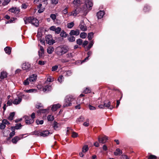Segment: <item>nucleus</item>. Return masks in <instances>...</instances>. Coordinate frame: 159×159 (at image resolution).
I'll use <instances>...</instances> for the list:
<instances>
[{
  "label": "nucleus",
  "instance_id": "1",
  "mask_svg": "<svg viewBox=\"0 0 159 159\" xmlns=\"http://www.w3.org/2000/svg\"><path fill=\"white\" fill-rule=\"evenodd\" d=\"M68 51L66 47L60 46L57 47L56 50V52L58 56H62L66 53Z\"/></svg>",
  "mask_w": 159,
  "mask_h": 159
},
{
  "label": "nucleus",
  "instance_id": "2",
  "mask_svg": "<svg viewBox=\"0 0 159 159\" xmlns=\"http://www.w3.org/2000/svg\"><path fill=\"white\" fill-rule=\"evenodd\" d=\"M45 41L49 45H52L55 43V41L52 38L51 35H48L46 36Z\"/></svg>",
  "mask_w": 159,
  "mask_h": 159
},
{
  "label": "nucleus",
  "instance_id": "3",
  "mask_svg": "<svg viewBox=\"0 0 159 159\" xmlns=\"http://www.w3.org/2000/svg\"><path fill=\"white\" fill-rule=\"evenodd\" d=\"M31 65L29 62H25L22 65V68L23 70L26 71H29L30 69Z\"/></svg>",
  "mask_w": 159,
  "mask_h": 159
},
{
  "label": "nucleus",
  "instance_id": "4",
  "mask_svg": "<svg viewBox=\"0 0 159 159\" xmlns=\"http://www.w3.org/2000/svg\"><path fill=\"white\" fill-rule=\"evenodd\" d=\"M50 30L55 31L56 34H59L61 32V29L60 27H56L55 26H52L50 27Z\"/></svg>",
  "mask_w": 159,
  "mask_h": 159
},
{
  "label": "nucleus",
  "instance_id": "5",
  "mask_svg": "<svg viewBox=\"0 0 159 159\" xmlns=\"http://www.w3.org/2000/svg\"><path fill=\"white\" fill-rule=\"evenodd\" d=\"M25 122L26 124L30 125L33 123L34 121V120L31 119L30 116H24Z\"/></svg>",
  "mask_w": 159,
  "mask_h": 159
},
{
  "label": "nucleus",
  "instance_id": "6",
  "mask_svg": "<svg viewBox=\"0 0 159 159\" xmlns=\"http://www.w3.org/2000/svg\"><path fill=\"white\" fill-rule=\"evenodd\" d=\"M85 5L87 8L91 9L93 5V3L91 0H86L85 2Z\"/></svg>",
  "mask_w": 159,
  "mask_h": 159
},
{
  "label": "nucleus",
  "instance_id": "7",
  "mask_svg": "<svg viewBox=\"0 0 159 159\" xmlns=\"http://www.w3.org/2000/svg\"><path fill=\"white\" fill-rule=\"evenodd\" d=\"M80 30L83 31H85L87 30V27L85 25L83 20H81L79 26Z\"/></svg>",
  "mask_w": 159,
  "mask_h": 159
},
{
  "label": "nucleus",
  "instance_id": "8",
  "mask_svg": "<svg viewBox=\"0 0 159 159\" xmlns=\"http://www.w3.org/2000/svg\"><path fill=\"white\" fill-rule=\"evenodd\" d=\"M39 22L38 20L35 18L31 17V23L33 25L36 27L38 26L39 25Z\"/></svg>",
  "mask_w": 159,
  "mask_h": 159
},
{
  "label": "nucleus",
  "instance_id": "9",
  "mask_svg": "<svg viewBox=\"0 0 159 159\" xmlns=\"http://www.w3.org/2000/svg\"><path fill=\"white\" fill-rule=\"evenodd\" d=\"M52 132L50 133L48 130H44L41 132L39 135L40 136L45 137L48 136L50 134H52Z\"/></svg>",
  "mask_w": 159,
  "mask_h": 159
},
{
  "label": "nucleus",
  "instance_id": "10",
  "mask_svg": "<svg viewBox=\"0 0 159 159\" xmlns=\"http://www.w3.org/2000/svg\"><path fill=\"white\" fill-rule=\"evenodd\" d=\"M98 139L100 143H104L107 140L108 138L107 136H105L102 138H100V137H99L98 138Z\"/></svg>",
  "mask_w": 159,
  "mask_h": 159
},
{
  "label": "nucleus",
  "instance_id": "11",
  "mask_svg": "<svg viewBox=\"0 0 159 159\" xmlns=\"http://www.w3.org/2000/svg\"><path fill=\"white\" fill-rule=\"evenodd\" d=\"M111 103L108 101H105L104 102V105L105 107L108 108L111 110L113 108V107L110 105Z\"/></svg>",
  "mask_w": 159,
  "mask_h": 159
},
{
  "label": "nucleus",
  "instance_id": "12",
  "mask_svg": "<svg viewBox=\"0 0 159 159\" xmlns=\"http://www.w3.org/2000/svg\"><path fill=\"white\" fill-rule=\"evenodd\" d=\"M80 34V31L78 30H72L70 31V34L71 36L75 35L77 36L79 35Z\"/></svg>",
  "mask_w": 159,
  "mask_h": 159
},
{
  "label": "nucleus",
  "instance_id": "13",
  "mask_svg": "<svg viewBox=\"0 0 159 159\" xmlns=\"http://www.w3.org/2000/svg\"><path fill=\"white\" fill-rule=\"evenodd\" d=\"M9 11L16 14H18L20 12L19 9L16 7H13L9 9Z\"/></svg>",
  "mask_w": 159,
  "mask_h": 159
},
{
  "label": "nucleus",
  "instance_id": "14",
  "mask_svg": "<svg viewBox=\"0 0 159 159\" xmlns=\"http://www.w3.org/2000/svg\"><path fill=\"white\" fill-rule=\"evenodd\" d=\"M104 12L102 11H100L98 12L97 14L98 18V19H101L103 17V16L104 15Z\"/></svg>",
  "mask_w": 159,
  "mask_h": 159
},
{
  "label": "nucleus",
  "instance_id": "15",
  "mask_svg": "<svg viewBox=\"0 0 159 159\" xmlns=\"http://www.w3.org/2000/svg\"><path fill=\"white\" fill-rule=\"evenodd\" d=\"M39 55L40 57L43 56V55L44 53V49L43 47L40 46V50L38 51Z\"/></svg>",
  "mask_w": 159,
  "mask_h": 159
},
{
  "label": "nucleus",
  "instance_id": "16",
  "mask_svg": "<svg viewBox=\"0 0 159 159\" xmlns=\"http://www.w3.org/2000/svg\"><path fill=\"white\" fill-rule=\"evenodd\" d=\"M22 101V98L20 97H18L16 98L13 101L12 103L15 105H17L20 103Z\"/></svg>",
  "mask_w": 159,
  "mask_h": 159
},
{
  "label": "nucleus",
  "instance_id": "17",
  "mask_svg": "<svg viewBox=\"0 0 159 159\" xmlns=\"http://www.w3.org/2000/svg\"><path fill=\"white\" fill-rule=\"evenodd\" d=\"M60 107L61 105L59 104L53 105L51 108V109L52 111H55L57 109L59 108Z\"/></svg>",
  "mask_w": 159,
  "mask_h": 159
},
{
  "label": "nucleus",
  "instance_id": "18",
  "mask_svg": "<svg viewBox=\"0 0 159 159\" xmlns=\"http://www.w3.org/2000/svg\"><path fill=\"white\" fill-rule=\"evenodd\" d=\"M37 75L35 74L32 75L30 77V81L33 82L35 81L37 79Z\"/></svg>",
  "mask_w": 159,
  "mask_h": 159
},
{
  "label": "nucleus",
  "instance_id": "19",
  "mask_svg": "<svg viewBox=\"0 0 159 159\" xmlns=\"http://www.w3.org/2000/svg\"><path fill=\"white\" fill-rule=\"evenodd\" d=\"M61 125L55 121H54L53 127L55 130H57L58 128L60 127Z\"/></svg>",
  "mask_w": 159,
  "mask_h": 159
},
{
  "label": "nucleus",
  "instance_id": "20",
  "mask_svg": "<svg viewBox=\"0 0 159 159\" xmlns=\"http://www.w3.org/2000/svg\"><path fill=\"white\" fill-rule=\"evenodd\" d=\"M31 17H25L24 18V20L25 24L31 23Z\"/></svg>",
  "mask_w": 159,
  "mask_h": 159
},
{
  "label": "nucleus",
  "instance_id": "21",
  "mask_svg": "<svg viewBox=\"0 0 159 159\" xmlns=\"http://www.w3.org/2000/svg\"><path fill=\"white\" fill-rule=\"evenodd\" d=\"M71 105V102H69L67 100H66V99L65 98L64 100V103L63 105V107H66L70 106Z\"/></svg>",
  "mask_w": 159,
  "mask_h": 159
},
{
  "label": "nucleus",
  "instance_id": "22",
  "mask_svg": "<svg viewBox=\"0 0 159 159\" xmlns=\"http://www.w3.org/2000/svg\"><path fill=\"white\" fill-rule=\"evenodd\" d=\"M11 48L9 47H7L5 48L4 50L6 53L8 54H10L11 52Z\"/></svg>",
  "mask_w": 159,
  "mask_h": 159
},
{
  "label": "nucleus",
  "instance_id": "23",
  "mask_svg": "<svg viewBox=\"0 0 159 159\" xmlns=\"http://www.w3.org/2000/svg\"><path fill=\"white\" fill-rule=\"evenodd\" d=\"M65 99L66 100H67L68 101L71 102L74 100V98L72 95H68L66 97Z\"/></svg>",
  "mask_w": 159,
  "mask_h": 159
},
{
  "label": "nucleus",
  "instance_id": "24",
  "mask_svg": "<svg viewBox=\"0 0 159 159\" xmlns=\"http://www.w3.org/2000/svg\"><path fill=\"white\" fill-rule=\"evenodd\" d=\"M54 50V49L52 47L50 46L47 48V52L48 54H51L53 52Z\"/></svg>",
  "mask_w": 159,
  "mask_h": 159
},
{
  "label": "nucleus",
  "instance_id": "25",
  "mask_svg": "<svg viewBox=\"0 0 159 159\" xmlns=\"http://www.w3.org/2000/svg\"><path fill=\"white\" fill-rule=\"evenodd\" d=\"M7 77V73L4 71H2L1 73L0 76V78L2 80Z\"/></svg>",
  "mask_w": 159,
  "mask_h": 159
},
{
  "label": "nucleus",
  "instance_id": "26",
  "mask_svg": "<svg viewBox=\"0 0 159 159\" xmlns=\"http://www.w3.org/2000/svg\"><path fill=\"white\" fill-rule=\"evenodd\" d=\"M20 139V138L18 136L14 137L12 139V142L13 143L16 144L17 142Z\"/></svg>",
  "mask_w": 159,
  "mask_h": 159
},
{
  "label": "nucleus",
  "instance_id": "27",
  "mask_svg": "<svg viewBox=\"0 0 159 159\" xmlns=\"http://www.w3.org/2000/svg\"><path fill=\"white\" fill-rule=\"evenodd\" d=\"M122 153V151L119 148H117L116 149V151L114 152V154L115 155L117 156L118 155H120Z\"/></svg>",
  "mask_w": 159,
  "mask_h": 159
},
{
  "label": "nucleus",
  "instance_id": "28",
  "mask_svg": "<svg viewBox=\"0 0 159 159\" xmlns=\"http://www.w3.org/2000/svg\"><path fill=\"white\" fill-rule=\"evenodd\" d=\"M84 120V118L83 116H80L79 118L77 119L76 120L77 122H83Z\"/></svg>",
  "mask_w": 159,
  "mask_h": 159
},
{
  "label": "nucleus",
  "instance_id": "29",
  "mask_svg": "<svg viewBox=\"0 0 159 159\" xmlns=\"http://www.w3.org/2000/svg\"><path fill=\"white\" fill-rule=\"evenodd\" d=\"M66 58L69 60V61L70 59H72L73 57V54L71 53H69L66 54Z\"/></svg>",
  "mask_w": 159,
  "mask_h": 159
},
{
  "label": "nucleus",
  "instance_id": "30",
  "mask_svg": "<svg viewBox=\"0 0 159 159\" xmlns=\"http://www.w3.org/2000/svg\"><path fill=\"white\" fill-rule=\"evenodd\" d=\"M68 39L69 42H73L75 41V38L72 36H70L68 37Z\"/></svg>",
  "mask_w": 159,
  "mask_h": 159
},
{
  "label": "nucleus",
  "instance_id": "31",
  "mask_svg": "<svg viewBox=\"0 0 159 159\" xmlns=\"http://www.w3.org/2000/svg\"><path fill=\"white\" fill-rule=\"evenodd\" d=\"M89 148L88 145H85L83 147L82 151L83 152L85 153L87 152Z\"/></svg>",
  "mask_w": 159,
  "mask_h": 159
},
{
  "label": "nucleus",
  "instance_id": "32",
  "mask_svg": "<svg viewBox=\"0 0 159 159\" xmlns=\"http://www.w3.org/2000/svg\"><path fill=\"white\" fill-rule=\"evenodd\" d=\"M15 113L14 112L11 113L8 117V119L11 120H12L13 119L14 116H15Z\"/></svg>",
  "mask_w": 159,
  "mask_h": 159
},
{
  "label": "nucleus",
  "instance_id": "33",
  "mask_svg": "<svg viewBox=\"0 0 159 159\" xmlns=\"http://www.w3.org/2000/svg\"><path fill=\"white\" fill-rule=\"evenodd\" d=\"M78 12L76 9H75L74 11L71 12L70 14H69V16H76L78 14Z\"/></svg>",
  "mask_w": 159,
  "mask_h": 159
},
{
  "label": "nucleus",
  "instance_id": "34",
  "mask_svg": "<svg viewBox=\"0 0 159 159\" xmlns=\"http://www.w3.org/2000/svg\"><path fill=\"white\" fill-rule=\"evenodd\" d=\"M51 86H45L44 88H43V91L44 92H45L47 91H49L51 90Z\"/></svg>",
  "mask_w": 159,
  "mask_h": 159
},
{
  "label": "nucleus",
  "instance_id": "35",
  "mask_svg": "<svg viewBox=\"0 0 159 159\" xmlns=\"http://www.w3.org/2000/svg\"><path fill=\"white\" fill-rule=\"evenodd\" d=\"M86 36H87V34L85 32L81 33L80 34V37L83 39L85 38Z\"/></svg>",
  "mask_w": 159,
  "mask_h": 159
},
{
  "label": "nucleus",
  "instance_id": "36",
  "mask_svg": "<svg viewBox=\"0 0 159 159\" xmlns=\"http://www.w3.org/2000/svg\"><path fill=\"white\" fill-rule=\"evenodd\" d=\"M93 32H91L89 33L88 34V38L89 40H91L92 39L93 37Z\"/></svg>",
  "mask_w": 159,
  "mask_h": 159
},
{
  "label": "nucleus",
  "instance_id": "37",
  "mask_svg": "<svg viewBox=\"0 0 159 159\" xmlns=\"http://www.w3.org/2000/svg\"><path fill=\"white\" fill-rule=\"evenodd\" d=\"M60 35L62 37H66L67 36V34L64 31H62L61 32Z\"/></svg>",
  "mask_w": 159,
  "mask_h": 159
},
{
  "label": "nucleus",
  "instance_id": "38",
  "mask_svg": "<svg viewBox=\"0 0 159 159\" xmlns=\"http://www.w3.org/2000/svg\"><path fill=\"white\" fill-rule=\"evenodd\" d=\"M58 81L60 83H61L64 80V77L62 75H60L57 79Z\"/></svg>",
  "mask_w": 159,
  "mask_h": 159
},
{
  "label": "nucleus",
  "instance_id": "39",
  "mask_svg": "<svg viewBox=\"0 0 159 159\" xmlns=\"http://www.w3.org/2000/svg\"><path fill=\"white\" fill-rule=\"evenodd\" d=\"M80 0H74L73 1V4L75 6L78 5V4H80Z\"/></svg>",
  "mask_w": 159,
  "mask_h": 159
},
{
  "label": "nucleus",
  "instance_id": "40",
  "mask_svg": "<svg viewBox=\"0 0 159 159\" xmlns=\"http://www.w3.org/2000/svg\"><path fill=\"white\" fill-rule=\"evenodd\" d=\"M26 93H35L36 92V90L35 89H30L29 90H25Z\"/></svg>",
  "mask_w": 159,
  "mask_h": 159
},
{
  "label": "nucleus",
  "instance_id": "41",
  "mask_svg": "<svg viewBox=\"0 0 159 159\" xmlns=\"http://www.w3.org/2000/svg\"><path fill=\"white\" fill-rule=\"evenodd\" d=\"M83 125L86 127L88 126L89 125V120L87 119L86 120V121L83 123Z\"/></svg>",
  "mask_w": 159,
  "mask_h": 159
},
{
  "label": "nucleus",
  "instance_id": "42",
  "mask_svg": "<svg viewBox=\"0 0 159 159\" xmlns=\"http://www.w3.org/2000/svg\"><path fill=\"white\" fill-rule=\"evenodd\" d=\"M74 25V23L73 22L68 23L67 24V27L68 28H71Z\"/></svg>",
  "mask_w": 159,
  "mask_h": 159
},
{
  "label": "nucleus",
  "instance_id": "43",
  "mask_svg": "<svg viewBox=\"0 0 159 159\" xmlns=\"http://www.w3.org/2000/svg\"><path fill=\"white\" fill-rule=\"evenodd\" d=\"M47 80L49 82H52L53 81V78L50 76H48L47 79Z\"/></svg>",
  "mask_w": 159,
  "mask_h": 159
},
{
  "label": "nucleus",
  "instance_id": "44",
  "mask_svg": "<svg viewBox=\"0 0 159 159\" xmlns=\"http://www.w3.org/2000/svg\"><path fill=\"white\" fill-rule=\"evenodd\" d=\"M76 43L79 45H80L83 43V40L80 39H78L76 41Z\"/></svg>",
  "mask_w": 159,
  "mask_h": 159
},
{
  "label": "nucleus",
  "instance_id": "45",
  "mask_svg": "<svg viewBox=\"0 0 159 159\" xmlns=\"http://www.w3.org/2000/svg\"><path fill=\"white\" fill-rule=\"evenodd\" d=\"M60 61L61 62L63 63L67 62L69 61V60L67 59L66 57V58H63L61 59H60Z\"/></svg>",
  "mask_w": 159,
  "mask_h": 159
},
{
  "label": "nucleus",
  "instance_id": "46",
  "mask_svg": "<svg viewBox=\"0 0 159 159\" xmlns=\"http://www.w3.org/2000/svg\"><path fill=\"white\" fill-rule=\"evenodd\" d=\"M48 120V121H52L54 119L53 116L50 115H48L47 117Z\"/></svg>",
  "mask_w": 159,
  "mask_h": 159
},
{
  "label": "nucleus",
  "instance_id": "47",
  "mask_svg": "<svg viewBox=\"0 0 159 159\" xmlns=\"http://www.w3.org/2000/svg\"><path fill=\"white\" fill-rule=\"evenodd\" d=\"M29 78H27L23 82V84L25 85H27L29 84Z\"/></svg>",
  "mask_w": 159,
  "mask_h": 159
},
{
  "label": "nucleus",
  "instance_id": "48",
  "mask_svg": "<svg viewBox=\"0 0 159 159\" xmlns=\"http://www.w3.org/2000/svg\"><path fill=\"white\" fill-rule=\"evenodd\" d=\"M22 126V125L21 124H17L16 125L15 129H20Z\"/></svg>",
  "mask_w": 159,
  "mask_h": 159
},
{
  "label": "nucleus",
  "instance_id": "49",
  "mask_svg": "<svg viewBox=\"0 0 159 159\" xmlns=\"http://www.w3.org/2000/svg\"><path fill=\"white\" fill-rule=\"evenodd\" d=\"M2 122L5 125L6 124L9 125L10 124L9 122L6 119H4L2 121Z\"/></svg>",
  "mask_w": 159,
  "mask_h": 159
},
{
  "label": "nucleus",
  "instance_id": "50",
  "mask_svg": "<svg viewBox=\"0 0 159 159\" xmlns=\"http://www.w3.org/2000/svg\"><path fill=\"white\" fill-rule=\"evenodd\" d=\"M72 74V72L70 70H68L66 71V75L68 76L71 75Z\"/></svg>",
  "mask_w": 159,
  "mask_h": 159
},
{
  "label": "nucleus",
  "instance_id": "51",
  "mask_svg": "<svg viewBox=\"0 0 159 159\" xmlns=\"http://www.w3.org/2000/svg\"><path fill=\"white\" fill-rule=\"evenodd\" d=\"M58 68V66L57 65H55L52 67V71L56 70Z\"/></svg>",
  "mask_w": 159,
  "mask_h": 159
},
{
  "label": "nucleus",
  "instance_id": "52",
  "mask_svg": "<svg viewBox=\"0 0 159 159\" xmlns=\"http://www.w3.org/2000/svg\"><path fill=\"white\" fill-rule=\"evenodd\" d=\"M149 10L150 7L148 6H145L143 8V10L145 12L149 11Z\"/></svg>",
  "mask_w": 159,
  "mask_h": 159
},
{
  "label": "nucleus",
  "instance_id": "53",
  "mask_svg": "<svg viewBox=\"0 0 159 159\" xmlns=\"http://www.w3.org/2000/svg\"><path fill=\"white\" fill-rule=\"evenodd\" d=\"M46 63V61H39L38 62V64L41 65H44Z\"/></svg>",
  "mask_w": 159,
  "mask_h": 159
},
{
  "label": "nucleus",
  "instance_id": "54",
  "mask_svg": "<svg viewBox=\"0 0 159 159\" xmlns=\"http://www.w3.org/2000/svg\"><path fill=\"white\" fill-rule=\"evenodd\" d=\"M58 2V0H51V2L53 4L56 5Z\"/></svg>",
  "mask_w": 159,
  "mask_h": 159
},
{
  "label": "nucleus",
  "instance_id": "55",
  "mask_svg": "<svg viewBox=\"0 0 159 159\" xmlns=\"http://www.w3.org/2000/svg\"><path fill=\"white\" fill-rule=\"evenodd\" d=\"M78 134L77 133L73 132L72 133V137L73 138H75L77 137Z\"/></svg>",
  "mask_w": 159,
  "mask_h": 159
},
{
  "label": "nucleus",
  "instance_id": "56",
  "mask_svg": "<svg viewBox=\"0 0 159 159\" xmlns=\"http://www.w3.org/2000/svg\"><path fill=\"white\" fill-rule=\"evenodd\" d=\"M91 92V90L89 89L88 88H86L85 89L84 91V92L85 93H90Z\"/></svg>",
  "mask_w": 159,
  "mask_h": 159
},
{
  "label": "nucleus",
  "instance_id": "57",
  "mask_svg": "<svg viewBox=\"0 0 159 159\" xmlns=\"http://www.w3.org/2000/svg\"><path fill=\"white\" fill-rule=\"evenodd\" d=\"M6 127V125H5L2 122L0 125V129H5Z\"/></svg>",
  "mask_w": 159,
  "mask_h": 159
},
{
  "label": "nucleus",
  "instance_id": "58",
  "mask_svg": "<svg viewBox=\"0 0 159 159\" xmlns=\"http://www.w3.org/2000/svg\"><path fill=\"white\" fill-rule=\"evenodd\" d=\"M36 123H37V124H40V125H42L43 123V120H37L36 121Z\"/></svg>",
  "mask_w": 159,
  "mask_h": 159
},
{
  "label": "nucleus",
  "instance_id": "59",
  "mask_svg": "<svg viewBox=\"0 0 159 159\" xmlns=\"http://www.w3.org/2000/svg\"><path fill=\"white\" fill-rule=\"evenodd\" d=\"M50 17L53 20H55L56 19V16L54 14H52L51 15Z\"/></svg>",
  "mask_w": 159,
  "mask_h": 159
},
{
  "label": "nucleus",
  "instance_id": "60",
  "mask_svg": "<svg viewBox=\"0 0 159 159\" xmlns=\"http://www.w3.org/2000/svg\"><path fill=\"white\" fill-rule=\"evenodd\" d=\"M63 14H66L68 13V7H66L62 11Z\"/></svg>",
  "mask_w": 159,
  "mask_h": 159
},
{
  "label": "nucleus",
  "instance_id": "61",
  "mask_svg": "<svg viewBox=\"0 0 159 159\" xmlns=\"http://www.w3.org/2000/svg\"><path fill=\"white\" fill-rule=\"evenodd\" d=\"M89 108L91 110H94L96 109V108L95 107L93 106L90 105H89Z\"/></svg>",
  "mask_w": 159,
  "mask_h": 159
},
{
  "label": "nucleus",
  "instance_id": "62",
  "mask_svg": "<svg viewBox=\"0 0 159 159\" xmlns=\"http://www.w3.org/2000/svg\"><path fill=\"white\" fill-rule=\"evenodd\" d=\"M44 8H40L38 10V12L40 13H41L44 11Z\"/></svg>",
  "mask_w": 159,
  "mask_h": 159
},
{
  "label": "nucleus",
  "instance_id": "63",
  "mask_svg": "<svg viewBox=\"0 0 159 159\" xmlns=\"http://www.w3.org/2000/svg\"><path fill=\"white\" fill-rule=\"evenodd\" d=\"M157 158V157L154 155H150L148 159H156Z\"/></svg>",
  "mask_w": 159,
  "mask_h": 159
},
{
  "label": "nucleus",
  "instance_id": "64",
  "mask_svg": "<svg viewBox=\"0 0 159 159\" xmlns=\"http://www.w3.org/2000/svg\"><path fill=\"white\" fill-rule=\"evenodd\" d=\"M27 6L28 5L26 4L25 3H23L21 5V8L26 9L27 8Z\"/></svg>",
  "mask_w": 159,
  "mask_h": 159
}]
</instances>
